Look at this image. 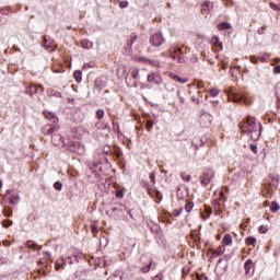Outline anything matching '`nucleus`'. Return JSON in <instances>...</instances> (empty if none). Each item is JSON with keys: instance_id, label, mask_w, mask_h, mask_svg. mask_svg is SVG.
I'll use <instances>...</instances> for the list:
<instances>
[{"instance_id": "f257e3e1", "label": "nucleus", "mask_w": 280, "mask_h": 280, "mask_svg": "<svg viewBox=\"0 0 280 280\" xmlns=\"http://www.w3.org/2000/svg\"><path fill=\"white\" fill-rule=\"evenodd\" d=\"M238 126H240L241 132H243L244 135H248L252 130H255V127L257 126V121L255 120V118L248 116Z\"/></svg>"}, {"instance_id": "f03ea898", "label": "nucleus", "mask_w": 280, "mask_h": 280, "mask_svg": "<svg viewBox=\"0 0 280 280\" xmlns=\"http://www.w3.org/2000/svg\"><path fill=\"white\" fill-rule=\"evenodd\" d=\"M140 186L142 187V189H147L150 196H155L158 200H163V197L161 196V191L154 189V185L150 184V182L142 179L140 182Z\"/></svg>"}, {"instance_id": "7ed1b4c3", "label": "nucleus", "mask_w": 280, "mask_h": 280, "mask_svg": "<svg viewBox=\"0 0 280 280\" xmlns=\"http://www.w3.org/2000/svg\"><path fill=\"white\" fill-rule=\"evenodd\" d=\"M42 47L46 50V51H56L58 49V44H56V40L51 39V38H47V35H44L42 37Z\"/></svg>"}, {"instance_id": "20e7f679", "label": "nucleus", "mask_w": 280, "mask_h": 280, "mask_svg": "<svg viewBox=\"0 0 280 280\" xmlns=\"http://www.w3.org/2000/svg\"><path fill=\"white\" fill-rule=\"evenodd\" d=\"M149 43L152 47H161V45L165 44V37L163 33L158 32L150 36Z\"/></svg>"}, {"instance_id": "39448f33", "label": "nucleus", "mask_w": 280, "mask_h": 280, "mask_svg": "<svg viewBox=\"0 0 280 280\" xmlns=\"http://www.w3.org/2000/svg\"><path fill=\"white\" fill-rule=\"evenodd\" d=\"M213 176H214L213 170L205 168L200 178V183L202 187H207L209 183H211V180L213 179Z\"/></svg>"}, {"instance_id": "423d86ee", "label": "nucleus", "mask_w": 280, "mask_h": 280, "mask_svg": "<svg viewBox=\"0 0 280 280\" xmlns=\"http://www.w3.org/2000/svg\"><path fill=\"white\" fill-rule=\"evenodd\" d=\"M228 98L230 100V102H234V104H242V102L244 104H248L244 94L235 93L233 91L228 92Z\"/></svg>"}, {"instance_id": "0eeeda50", "label": "nucleus", "mask_w": 280, "mask_h": 280, "mask_svg": "<svg viewBox=\"0 0 280 280\" xmlns=\"http://www.w3.org/2000/svg\"><path fill=\"white\" fill-rule=\"evenodd\" d=\"M147 82L150 84H155L156 86H161V84H163V78L160 77L156 72H151L147 77Z\"/></svg>"}, {"instance_id": "6e6552de", "label": "nucleus", "mask_w": 280, "mask_h": 280, "mask_svg": "<svg viewBox=\"0 0 280 280\" xmlns=\"http://www.w3.org/2000/svg\"><path fill=\"white\" fill-rule=\"evenodd\" d=\"M261 130H264V127L261 126V122L258 124V127L254 128L248 135L252 139V141H259V137H261Z\"/></svg>"}, {"instance_id": "1a4fd4ad", "label": "nucleus", "mask_w": 280, "mask_h": 280, "mask_svg": "<svg viewBox=\"0 0 280 280\" xmlns=\"http://www.w3.org/2000/svg\"><path fill=\"white\" fill-rule=\"evenodd\" d=\"M143 259H145V257L141 256L140 259H139L140 266H138V269L140 270V272H143V275H148V272H150V270L153 266V262H152V260H150L149 264L142 265Z\"/></svg>"}, {"instance_id": "9d476101", "label": "nucleus", "mask_w": 280, "mask_h": 280, "mask_svg": "<svg viewBox=\"0 0 280 280\" xmlns=\"http://www.w3.org/2000/svg\"><path fill=\"white\" fill-rule=\"evenodd\" d=\"M229 259H231V256H223L219 258L217 262V268H221L223 272H226V268H229Z\"/></svg>"}, {"instance_id": "9b49d317", "label": "nucleus", "mask_w": 280, "mask_h": 280, "mask_svg": "<svg viewBox=\"0 0 280 280\" xmlns=\"http://www.w3.org/2000/svg\"><path fill=\"white\" fill-rule=\"evenodd\" d=\"M246 277H253L255 275V267H253V260L247 259L244 264Z\"/></svg>"}, {"instance_id": "f8f14e48", "label": "nucleus", "mask_w": 280, "mask_h": 280, "mask_svg": "<svg viewBox=\"0 0 280 280\" xmlns=\"http://www.w3.org/2000/svg\"><path fill=\"white\" fill-rule=\"evenodd\" d=\"M200 121H203L206 126H211V121H213V116L207 113L205 109L200 112Z\"/></svg>"}, {"instance_id": "ddd939ff", "label": "nucleus", "mask_w": 280, "mask_h": 280, "mask_svg": "<svg viewBox=\"0 0 280 280\" xmlns=\"http://www.w3.org/2000/svg\"><path fill=\"white\" fill-rule=\"evenodd\" d=\"M59 127L57 125H46L42 128L43 135H54L58 132Z\"/></svg>"}, {"instance_id": "4468645a", "label": "nucleus", "mask_w": 280, "mask_h": 280, "mask_svg": "<svg viewBox=\"0 0 280 280\" xmlns=\"http://www.w3.org/2000/svg\"><path fill=\"white\" fill-rule=\"evenodd\" d=\"M211 10H213V2L207 0L201 4V12L209 14V12H211Z\"/></svg>"}, {"instance_id": "2eb2a0df", "label": "nucleus", "mask_w": 280, "mask_h": 280, "mask_svg": "<svg viewBox=\"0 0 280 280\" xmlns=\"http://www.w3.org/2000/svg\"><path fill=\"white\" fill-rule=\"evenodd\" d=\"M138 35L137 33H131L130 38L127 40L125 49H132V45L137 43Z\"/></svg>"}, {"instance_id": "dca6fc26", "label": "nucleus", "mask_w": 280, "mask_h": 280, "mask_svg": "<svg viewBox=\"0 0 280 280\" xmlns=\"http://www.w3.org/2000/svg\"><path fill=\"white\" fill-rule=\"evenodd\" d=\"M54 139H59V141H62L63 145H69L70 151L73 152L75 150V142H71L69 141L68 143L65 141V139L62 138V136L60 135H55Z\"/></svg>"}, {"instance_id": "f3484780", "label": "nucleus", "mask_w": 280, "mask_h": 280, "mask_svg": "<svg viewBox=\"0 0 280 280\" xmlns=\"http://www.w3.org/2000/svg\"><path fill=\"white\" fill-rule=\"evenodd\" d=\"M75 279L85 280L89 277V270L82 269L74 272Z\"/></svg>"}, {"instance_id": "a211bd4d", "label": "nucleus", "mask_w": 280, "mask_h": 280, "mask_svg": "<svg viewBox=\"0 0 280 280\" xmlns=\"http://www.w3.org/2000/svg\"><path fill=\"white\" fill-rule=\"evenodd\" d=\"M224 250H226V248L223 245L219 246L217 250L211 253L210 259H215V257L222 256Z\"/></svg>"}, {"instance_id": "6ab92c4d", "label": "nucleus", "mask_w": 280, "mask_h": 280, "mask_svg": "<svg viewBox=\"0 0 280 280\" xmlns=\"http://www.w3.org/2000/svg\"><path fill=\"white\" fill-rule=\"evenodd\" d=\"M171 80H174V82H178L179 84H187V82H189V79L180 78L178 74H171Z\"/></svg>"}, {"instance_id": "aec40b11", "label": "nucleus", "mask_w": 280, "mask_h": 280, "mask_svg": "<svg viewBox=\"0 0 280 280\" xmlns=\"http://www.w3.org/2000/svg\"><path fill=\"white\" fill-rule=\"evenodd\" d=\"M44 116L46 117V119L52 121V124H58V117H56V114H54L52 112L45 110Z\"/></svg>"}, {"instance_id": "412c9836", "label": "nucleus", "mask_w": 280, "mask_h": 280, "mask_svg": "<svg viewBox=\"0 0 280 280\" xmlns=\"http://www.w3.org/2000/svg\"><path fill=\"white\" fill-rule=\"evenodd\" d=\"M65 266H67V259L63 257L58 258L55 262L56 270H60V268H65Z\"/></svg>"}, {"instance_id": "4be33fe9", "label": "nucleus", "mask_w": 280, "mask_h": 280, "mask_svg": "<svg viewBox=\"0 0 280 280\" xmlns=\"http://www.w3.org/2000/svg\"><path fill=\"white\" fill-rule=\"evenodd\" d=\"M26 247L31 248L32 250H42L43 249V246L37 245L34 241H27Z\"/></svg>"}, {"instance_id": "5701e85b", "label": "nucleus", "mask_w": 280, "mask_h": 280, "mask_svg": "<svg viewBox=\"0 0 280 280\" xmlns=\"http://www.w3.org/2000/svg\"><path fill=\"white\" fill-rule=\"evenodd\" d=\"M222 244V246H231L233 244V236H231V234H225Z\"/></svg>"}, {"instance_id": "b1692460", "label": "nucleus", "mask_w": 280, "mask_h": 280, "mask_svg": "<svg viewBox=\"0 0 280 280\" xmlns=\"http://www.w3.org/2000/svg\"><path fill=\"white\" fill-rule=\"evenodd\" d=\"M9 202L10 205H19V202H21V197L19 196V194H13L9 198Z\"/></svg>"}, {"instance_id": "393cba45", "label": "nucleus", "mask_w": 280, "mask_h": 280, "mask_svg": "<svg viewBox=\"0 0 280 280\" xmlns=\"http://www.w3.org/2000/svg\"><path fill=\"white\" fill-rule=\"evenodd\" d=\"M81 47L83 49H93V42H91L89 39H82L81 40Z\"/></svg>"}, {"instance_id": "a878e982", "label": "nucleus", "mask_w": 280, "mask_h": 280, "mask_svg": "<svg viewBox=\"0 0 280 280\" xmlns=\"http://www.w3.org/2000/svg\"><path fill=\"white\" fill-rule=\"evenodd\" d=\"M26 95H35V93H38V88L35 85H28L25 91Z\"/></svg>"}, {"instance_id": "bb28decb", "label": "nucleus", "mask_w": 280, "mask_h": 280, "mask_svg": "<svg viewBox=\"0 0 280 280\" xmlns=\"http://www.w3.org/2000/svg\"><path fill=\"white\" fill-rule=\"evenodd\" d=\"M73 78L75 80V83L80 84V82H82V70H75L73 73Z\"/></svg>"}, {"instance_id": "cd10ccee", "label": "nucleus", "mask_w": 280, "mask_h": 280, "mask_svg": "<svg viewBox=\"0 0 280 280\" xmlns=\"http://www.w3.org/2000/svg\"><path fill=\"white\" fill-rule=\"evenodd\" d=\"M205 213L207 215L201 214L202 220H207V218H209V215H211V213H213V209H211V207H209V206H205Z\"/></svg>"}, {"instance_id": "c85d7f7f", "label": "nucleus", "mask_w": 280, "mask_h": 280, "mask_svg": "<svg viewBox=\"0 0 280 280\" xmlns=\"http://www.w3.org/2000/svg\"><path fill=\"white\" fill-rule=\"evenodd\" d=\"M245 243L247 246H255V244H257V238H255L254 236H248L245 240Z\"/></svg>"}, {"instance_id": "c756f323", "label": "nucleus", "mask_w": 280, "mask_h": 280, "mask_svg": "<svg viewBox=\"0 0 280 280\" xmlns=\"http://www.w3.org/2000/svg\"><path fill=\"white\" fill-rule=\"evenodd\" d=\"M180 54H183V49L180 48H175L174 49V54H171V58L173 60H176V58H178V56H180Z\"/></svg>"}, {"instance_id": "7c9ffc66", "label": "nucleus", "mask_w": 280, "mask_h": 280, "mask_svg": "<svg viewBox=\"0 0 280 280\" xmlns=\"http://www.w3.org/2000/svg\"><path fill=\"white\" fill-rule=\"evenodd\" d=\"M231 27H233V26L229 22H221L219 24V30H231Z\"/></svg>"}, {"instance_id": "2f4dec72", "label": "nucleus", "mask_w": 280, "mask_h": 280, "mask_svg": "<svg viewBox=\"0 0 280 280\" xmlns=\"http://www.w3.org/2000/svg\"><path fill=\"white\" fill-rule=\"evenodd\" d=\"M279 209H280V206L278 205V202L277 201H272L271 202V207H270L271 213H277V211H279Z\"/></svg>"}, {"instance_id": "473e14b6", "label": "nucleus", "mask_w": 280, "mask_h": 280, "mask_svg": "<svg viewBox=\"0 0 280 280\" xmlns=\"http://www.w3.org/2000/svg\"><path fill=\"white\" fill-rule=\"evenodd\" d=\"M192 209H194V201H188V202L185 205V211H186L187 213H191Z\"/></svg>"}, {"instance_id": "72a5a7b5", "label": "nucleus", "mask_w": 280, "mask_h": 280, "mask_svg": "<svg viewBox=\"0 0 280 280\" xmlns=\"http://www.w3.org/2000/svg\"><path fill=\"white\" fill-rule=\"evenodd\" d=\"M209 94L211 97H218V95H220V90L212 88L209 90Z\"/></svg>"}, {"instance_id": "f704fd0d", "label": "nucleus", "mask_w": 280, "mask_h": 280, "mask_svg": "<svg viewBox=\"0 0 280 280\" xmlns=\"http://www.w3.org/2000/svg\"><path fill=\"white\" fill-rule=\"evenodd\" d=\"M2 213H3V215H4L5 218H12V214H13V212H12V210H11L10 208H4V209L2 210Z\"/></svg>"}, {"instance_id": "c9c22d12", "label": "nucleus", "mask_w": 280, "mask_h": 280, "mask_svg": "<svg viewBox=\"0 0 280 280\" xmlns=\"http://www.w3.org/2000/svg\"><path fill=\"white\" fill-rule=\"evenodd\" d=\"M145 128H147L148 132H151L152 129L154 128V121L153 120H147Z\"/></svg>"}, {"instance_id": "e433bc0d", "label": "nucleus", "mask_w": 280, "mask_h": 280, "mask_svg": "<svg viewBox=\"0 0 280 280\" xmlns=\"http://www.w3.org/2000/svg\"><path fill=\"white\" fill-rule=\"evenodd\" d=\"M14 224V222L12 220H3L2 221V226L4 229H10V226H12Z\"/></svg>"}, {"instance_id": "4c0bfd02", "label": "nucleus", "mask_w": 280, "mask_h": 280, "mask_svg": "<svg viewBox=\"0 0 280 280\" xmlns=\"http://www.w3.org/2000/svg\"><path fill=\"white\" fill-rule=\"evenodd\" d=\"M149 178H150V182L152 183L151 185H153L154 187V185H156V173L154 172L150 173Z\"/></svg>"}, {"instance_id": "58836bf2", "label": "nucleus", "mask_w": 280, "mask_h": 280, "mask_svg": "<svg viewBox=\"0 0 280 280\" xmlns=\"http://www.w3.org/2000/svg\"><path fill=\"white\" fill-rule=\"evenodd\" d=\"M54 189H56L57 191H62V183L60 180L55 182Z\"/></svg>"}, {"instance_id": "ea45409f", "label": "nucleus", "mask_w": 280, "mask_h": 280, "mask_svg": "<svg viewBox=\"0 0 280 280\" xmlns=\"http://www.w3.org/2000/svg\"><path fill=\"white\" fill-rule=\"evenodd\" d=\"M258 232L261 233V234L268 233V225H260L258 228Z\"/></svg>"}, {"instance_id": "a19ab883", "label": "nucleus", "mask_w": 280, "mask_h": 280, "mask_svg": "<svg viewBox=\"0 0 280 280\" xmlns=\"http://www.w3.org/2000/svg\"><path fill=\"white\" fill-rule=\"evenodd\" d=\"M96 119H104V109L96 110Z\"/></svg>"}, {"instance_id": "79ce46f5", "label": "nucleus", "mask_w": 280, "mask_h": 280, "mask_svg": "<svg viewBox=\"0 0 280 280\" xmlns=\"http://www.w3.org/2000/svg\"><path fill=\"white\" fill-rule=\"evenodd\" d=\"M115 196H116V198L121 199V198H124L125 192H124L122 189H117L116 192H115Z\"/></svg>"}, {"instance_id": "37998d69", "label": "nucleus", "mask_w": 280, "mask_h": 280, "mask_svg": "<svg viewBox=\"0 0 280 280\" xmlns=\"http://www.w3.org/2000/svg\"><path fill=\"white\" fill-rule=\"evenodd\" d=\"M50 97H62V94L58 91H50Z\"/></svg>"}, {"instance_id": "c03bdc74", "label": "nucleus", "mask_w": 280, "mask_h": 280, "mask_svg": "<svg viewBox=\"0 0 280 280\" xmlns=\"http://www.w3.org/2000/svg\"><path fill=\"white\" fill-rule=\"evenodd\" d=\"M177 97H178L180 104H185V96H183L180 91H177Z\"/></svg>"}, {"instance_id": "a18cd8bd", "label": "nucleus", "mask_w": 280, "mask_h": 280, "mask_svg": "<svg viewBox=\"0 0 280 280\" xmlns=\"http://www.w3.org/2000/svg\"><path fill=\"white\" fill-rule=\"evenodd\" d=\"M180 178L183 180H185V183H189L191 180V175H184V174H182Z\"/></svg>"}, {"instance_id": "49530a36", "label": "nucleus", "mask_w": 280, "mask_h": 280, "mask_svg": "<svg viewBox=\"0 0 280 280\" xmlns=\"http://www.w3.org/2000/svg\"><path fill=\"white\" fill-rule=\"evenodd\" d=\"M269 5H270L271 10H276V12H280V8L277 3L270 2Z\"/></svg>"}, {"instance_id": "de8ad7c7", "label": "nucleus", "mask_w": 280, "mask_h": 280, "mask_svg": "<svg viewBox=\"0 0 280 280\" xmlns=\"http://www.w3.org/2000/svg\"><path fill=\"white\" fill-rule=\"evenodd\" d=\"M132 78H133V80H137L139 78V69L138 68L132 71Z\"/></svg>"}, {"instance_id": "09e8293b", "label": "nucleus", "mask_w": 280, "mask_h": 280, "mask_svg": "<svg viewBox=\"0 0 280 280\" xmlns=\"http://www.w3.org/2000/svg\"><path fill=\"white\" fill-rule=\"evenodd\" d=\"M190 100H191V102H194V104H196L197 106H200V98L191 96Z\"/></svg>"}, {"instance_id": "8fccbe9b", "label": "nucleus", "mask_w": 280, "mask_h": 280, "mask_svg": "<svg viewBox=\"0 0 280 280\" xmlns=\"http://www.w3.org/2000/svg\"><path fill=\"white\" fill-rule=\"evenodd\" d=\"M266 30H268V26L266 25L261 26V28L258 30L259 36L264 35V32H266Z\"/></svg>"}, {"instance_id": "3c124183", "label": "nucleus", "mask_w": 280, "mask_h": 280, "mask_svg": "<svg viewBox=\"0 0 280 280\" xmlns=\"http://www.w3.org/2000/svg\"><path fill=\"white\" fill-rule=\"evenodd\" d=\"M250 62H253L254 65H257L259 62V57L252 56Z\"/></svg>"}, {"instance_id": "603ef678", "label": "nucleus", "mask_w": 280, "mask_h": 280, "mask_svg": "<svg viewBox=\"0 0 280 280\" xmlns=\"http://www.w3.org/2000/svg\"><path fill=\"white\" fill-rule=\"evenodd\" d=\"M147 65H151V67H156L159 65V61L149 59Z\"/></svg>"}, {"instance_id": "864d4df0", "label": "nucleus", "mask_w": 280, "mask_h": 280, "mask_svg": "<svg viewBox=\"0 0 280 280\" xmlns=\"http://www.w3.org/2000/svg\"><path fill=\"white\" fill-rule=\"evenodd\" d=\"M174 215L175 218H178V215H180V213H183V208H179L178 210H174Z\"/></svg>"}, {"instance_id": "5fc2aeb1", "label": "nucleus", "mask_w": 280, "mask_h": 280, "mask_svg": "<svg viewBox=\"0 0 280 280\" xmlns=\"http://www.w3.org/2000/svg\"><path fill=\"white\" fill-rule=\"evenodd\" d=\"M249 148H250V150H252V152H254V154H257V144H250L249 145Z\"/></svg>"}, {"instance_id": "6e6d98bb", "label": "nucleus", "mask_w": 280, "mask_h": 280, "mask_svg": "<svg viewBox=\"0 0 280 280\" xmlns=\"http://www.w3.org/2000/svg\"><path fill=\"white\" fill-rule=\"evenodd\" d=\"M273 187H279V177L272 178Z\"/></svg>"}, {"instance_id": "4d7b16f0", "label": "nucleus", "mask_w": 280, "mask_h": 280, "mask_svg": "<svg viewBox=\"0 0 280 280\" xmlns=\"http://www.w3.org/2000/svg\"><path fill=\"white\" fill-rule=\"evenodd\" d=\"M139 62H144L145 65H148V62H149V60L150 59H148V58H145V57H139Z\"/></svg>"}, {"instance_id": "13d9d810", "label": "nucleus", "mask_w": 280, "mask_h": 280, "mask_svg": "<svg viewBox=\"0 0 280 280\" xmlns=\"http://www.w3.org/2000/svg\"><path fill=\"white\" fill-rule=\"evenodd\" d=\"M73 261H74L73 256L72 257H68L66 259V264L68 262L70 266H73Z\"/></svg>"}, {"instance_id": "bf43d9fd", "label": "nucleus", "mask_w": 280, "mask_h": 280, "mask_svg": "<svg viewBox=\"0 0 280 280\" xmlns=\"http://www.w3.org/2000/svg\"><path fill=\"white\" fill-rule=\"evenodd\" d=\"M213 207H214V209H220V200L215 199L213 201Z\"/></svg>"}, {"instance_id": "052dcab7", "label": "nucleus", "mask_w": 280, "mask_h": 280, "mask_svg": "<svg viewBox=\"0 0 280 280\" xmlns=\"http://www.w3.org/2000/svg\"><path fill=\"white\" fill-rule=\"evenodd\" d=\"M258 60H260L261 62H268V56H261V57H258Z\"/></svg>"}, {"instance_id": "680f3d73", "label": "nucleus", "mask_w": 280, "mask_h": 280, "mask_svg": "<svg viewBox=\"0 0 280 280\" xmlns=\"http://www.w3.org/2000/svg\"><path fill=\"white\" fill-rule=\"evenodd\" d=\"M121 154H122L121 150L117 149L115 152L116 158L121 159Z\"/></svg>"}, {"instance_id": "e2e57ef3", "label": "nucleus", "mask_w": 280, "mask_h": 280, "mask_svg": "<svg viewBox=\"0 0 280 280\" xmlns=\"http://www.w3.org/2000/svg\"><path fill=\"white\" fill-rule=\"evenodd\" d=\"M128 5V1L124 0V1H120L119 3V8H126Z\"/></svg>"}, {"instance_id": "0e129e2a", "label": "nucleus", "mask_w": 280, "mask_h": 280, "mask_svg": "<svg viewBox=\"0 0 280 280\" xmlns=\"http://www.w3.org/2000/svg\"><path fill=\"white\" fill-rule=\"evenodd\" d=\"M197 280H209L207 276L197 275Z\"/></svg>"}, {"instance_id": "69168bd1", "label": "nucleus", "mask_w": 280, "mask_h": 280, "mask_svg": "<svg viewBox=\"0 0 280 280\" xmlns=\"http://www.w3.org/2000/svg\"><path fill=\"white\" fill-rule=\"evenodd\" d=\"M9 10L5 8H0V14H8Z\"/></svg>"}, {"instance_id": "338daca9", "label": "nucleus", "mask_w": 280, "mask_h": 280, "mask_svg": "<svg viewBox=\"0 0 280 280\" xmlns=\"http://www.w3.org/2000/svg\"><path fill=\"white\" fill-rule=\"evenodd\" d=\"M273 73H280V65L273 68Z\"/></svg>"}, {"instance_id": "774afa93", "label": "nucleus", "mask_w": 280, "mask_h": 280, "mask_svg": "<svg viewBox=\"0 0 280 280\" xmlns=\"http://www.w3.org/2000/svg\"><path fill=\"white\" fill-rule=\"evenodd\" d=\"M107 280H121V279L117 276H112Z\"/></svg>"}]
</instances>
